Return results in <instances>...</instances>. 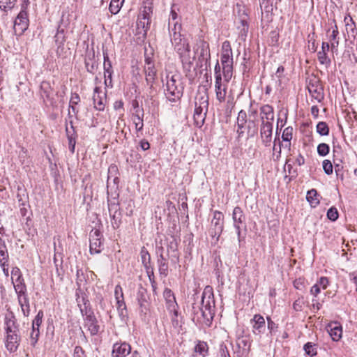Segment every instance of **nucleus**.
<instances>
[{
	"instance_id": "f257e3e1",
	"label": "nucleus",
	"mask_w": 357,
	"mask_h": 357,
	"mask_svg": "<svg viewBox=\"0 0 357 357\" xmlns=\"http://www.w3.org/2000/svg\"><path fill=\"white\" fill-rule=\"evenodd\" d=\"M176 24L177 22L174 24V31L171 41L174 50L179 55L185 77L189 80H192L197 75L196 68L193 66L195 56L190 55V45L186 39L182 38L181 33L176 31Z\"/></svg>"
},
{
	"instance_id": "f03ea898",
	"label": "nucleus",
	"mask_w": 357,
	"mask_h": 357,
	"mask_svg": "<svg viewBox=\"0 0 357 357\" xmlns=\"http://www.w3.org/2000/svg\"><path fill=\"white\" fill-rule=\"evenodd\" d=\"M215 300L213 289L206 286L201 296V306L195 303L192 304V312L195 315L201 314L206 324H210L214 316Z\"/></svg>"
},
{
	"instance_id": "7ed1b4c3",
	"label": "nucleus",
	"mask_w": 357,
	"mask_h": 357,
	"mask_svg": "<svg viewBox=\"0 0 357 357\" xmlns=\"http://www.w3.org/2000/svg\"><path fill=\"white\" fill-rule=\"evenodd\" d=\"M165 95L170 102L180 100L183 94L184 86L182 77L178 72H167L165 77Z\"/></svg>"
},
{
	"instance_id": "20e7f679",
	"label": "nucleus",
	"mask_w": 357,
	"mask_h": 357,
	"mask_svg": "<svg viewBox=\"0 0 357 357\" xmlns=\"http://www.w3.org/2000/svg\"><path fill=\"white\" fill-rule=\"evenodd\" d=\"M224 229V215L219 211L213 212V218L208 229L209 236L218 242Z\"/></svg>"
},
{
	"instance_id": "39448f33",
	"label": "nucleus",
	"mask_w": 357,
	"mask_h": 357,
	"mask_svg": "<svg viewBox=\"0 0 357 357\" xmlns=\"http://www.w3.org/2000/svg\"><path fill=\"white\" fill-rule=\"evenodd\" d=\"M197 45L196 53L198 54L197 67L204 68L205 70H207L210 66L211 54L209 45L204 40H200Z\"/></svg>"
},
{
	"instance_id": "423d86ee",
	"label": "nucleus",
	"mask_w": 357,
	"mask_h": 357,
	"mask_svg": "<svg viewBox=\"0 0 357 357\" xmlns=\"http://www.w3.org/2000/svg\"><path fill=\"white\" fill-rule=\"evenodd\" d=\"M208 98H202L199 105L195 102V108L194 112V120L196 125L201 126L203 125L206 113L208 111Z\"/></svg>"
},
{
	"instance_id": "0eeeda50",
	"label": "nucleus",
	"mask_w": 357,
	"mask_h": 357,
	"mask_svg": "<svg viewBox=\"0 0 357 357\" xmlns=\"http://www.w3.org/2000/svg\"><path fill=\"white\" fill-rule=\"evenodd\" d=\"M4 324L6 333L17 334L20 337L22 336V330L20 328V326L17 322L15 316L12 311H9L6 314Z\"/></svg>"
},
{
	"instance_id": "6e6552de",
	"label": "nucleus",
	"mask_w": 357,
	"mask_h": 357,
	"mask_svg": "<svg viewBox=\"0 0 357 357\" xmlns=\"http://www.w3.org/2000/svg\"><path fill=\"white\" fill-rule=\"evenodd\" d=\"M145 81L149 86V92L150 95H153L156 92L154 84L157 79V70L155 66L144 67Z\"/></svg>"
},
{
	"instance_id": "1a4fd4ad",
	"label": "nucleus",
	"mask_w": 357,
	"mask_h": 357,
	"mask_svg": "<svg viewBox=\"0 0 357 357\" xmlns=\"http://www.w3.org/2000/svg\"><path fill=\"white\" fill-rule=\"evenodd\" d=\"M29 20L27 13L24 10H22L17 15L14 22V30L16 34L21 35L28 28Z\"/></svg>"
},
{
	"instance_id": "9d476101",
	"label": "nucleus",
	"mask_w": 357,
	"mask_h": 357,
	"mask_svg": "<svg viewBox=\"0 0 357 357\" xmlns=\"http://www.w3.org/2000/svg\"><path fill=\"white\" fill-rule=\"evenodd\" d=\"M84 319L85 326L91 335H96L99 333L100 326L98 321L91 310L86 311Z\"/></svg>"
},
{
	"instance_id": "9b49d317",
	"label": "nucleus",
	"mask_w": 357,
	"mask_h": 357,
	"mask_svg": "<svg viewBox=\"0 0 357 357\" xmlns=\"http://www.w3.org/2000/svg\"><path fill=\"white\" fill-rule=\"evenodd\" d=\"M309 93L319 102L324 99V89L317 79H311L307 85Z\"/></svg>"
},
{
	"instance_id": "f8f14e48",
	"label": "nucleus",
	"mask_w": 357,
	"mask_h": 357,
	"mask_svg": "<svg viewBox=\"0 0 357 357\" xmlns=\"http://www.w3.org/2000/svg\"><path fill=\"white\" fill-rule=\"evenodd\" d=\"M102 245L101 233L96 229L92 230L90 234V252L91 254L100 253V247Z\"/></svg>"
},
{
	"instance_id": "ddd939ff",
	"label": "nucleus",
	"mask_w": 357,
	"mask_h": 357,
	"mask_svg": "<svg viewBox=\"0 0 357 357\" xmlns=\"http://www.w3.org/2000/svg\"><path fill=\"white\" fill-rule=\"evenodd\" d=\"M236 345L239 349V351L236 352V357H247L251 346L249 337H238L236 340Z\"/></svg>"
},
{
	"instance_id": "4468645a",
	"label": "nucleus",
	"mask_w": 357,
	"mask_h": 357,
	"mask_svg": "<svg viewBox=\"0 0 357 357\" xmlns=\"http://www.w3.org/2000/svg\"><path fill=\"white\" fill-rule=\"evenodd\" d=\"M232 219L234 222V227L236 230V234L238 236V241H240V237L241 234L240 225L243 224L245 220V215L241 207L236 206L234 208L232 213Z\"/></svg>"
},
{
	"instance_id": "2eb2a0df",
	"label": "nucleus",
	"mask_w": 357,
	"mask_h": 357,
	"mask_svg": "<svg viewBox=\"0 0 357 357\" xmlns=\"http://www.w3.org/2000/svg\"><path fill=\"white\" fill-rule=\"evenodd\" d=\"M273 123L269 122H261L260 134L263 144L269 146L272 140Z\"/></svg>"
},
{
	"instance_id": "dca6fc26",
	"label": "nucleus",
	"mask_w": 357,
	"mask_h": 357,
	"mask_svg": "<svg viewBox=\"0 0 357 357\" xmlns=\"http://www.w3.org/2000/svg\"><path fill=\"white\" fill-rule=\"evenodd\" d=\"M163 296L166 301L167 308L169 312H174V315L176 317L178 314V305L176 303L174 293L170 289L166 288L164 290Z\"/></svg>"
},
{
	"instance_id": "f3484780",
	"label": "nucleus",
	"mask_w": 357,
	"mask_h": 357,
	"mask_svg": "<svg viewBox=\"0 0 357 357\" xmlns=\"http://www.w3.org/2000/svg\"><path fill=\"white\" fill-rule=\"evenodd\" d=\"M94 107L98 111H103L106 102V94L101 91L100 87H95L93 96Z\"/></svg>"
},
{
	"instance_id": "a211bd4d",
	"label": "nucleus",
	"mask_w": 357,
	"mask_h": 357,
	"mask_svg": "<svg viewBox=\"0 0 357 357\" xmlns=\"http://www.w3.org/2000/svg\"><path fill=\"white\" fill-rule=\"evenodd\" d=\"M147 291L146 289L143 287H140L138 289L137 294V300L139 306V311L141 313H143L144 314H146L148 309H149V303L147 301Z\"/></svg>"
},
{
	"instance_id": "6ab92c4d",
	"label": "nucleus",
	"mask_w": 357,
	"mask_h": 357,
	"mask_svg": "<svg viewBox=\"0 0 357 357\" xmlns=\"http://www.w3.org/2000/svg\"><path fill=\"white\" fill-rule=\"evenodd\" d=\"M131 351V347L128 343H115L112 352V357H126Z\"/></svg>"
},
{
	"instance_id": "aec40b11",
	"label": "nucleus",
	"mask_w": 357,
	"mask_h": 357,
	"mask_svg": "<svg viewBox=\"0 0 357 357\" xmlns=\"http://www.w3.org/2000/svg\"><path fill=\"white\" fill-rule=\"evenodd\" d=\"M6 347L10 352H15L18 349L20 342L21 337L17 334H13L10 333H6Z\"/></svg>"
},
{
	"instance_id": "412c9836",
	"label": "nucleus",
	"mask_w": 357,
	"mask_h": 357,
	"mask_svg": "<svg viewBox=\"0 0 357 357\" xmlns=\"http://www.w3.org/2000/svg\"><path fill=\"white\" fill-rule=\"evenodd\" d=\"M261 122L273 123L274 120L273 107L269 105H265L260 108Z\"/></svg>"
},
{
	"instance_id": "4be33fe9",
	"label": "nucleus",
	"mask_w": 357,
	"mask_h": 357,
	"mask_svg": "<svg viewBox=\"0 0 357 357\" xmlns=\"http://www.w3.org/2000/svg\"><path fill=\"white\" fill-rule=\"evenodd\" d=\"M254 322L252 325L253 331L256 334L264 333L266 329V322L264 318L260 314H255L252 319Z\"/></svg>"
},
{
	"instance_id": "5701e85b",
	"label": "nucleus",
	"mask_w": 357,
	"mask_h": 357,
	"mask_svg": "<svg viewBox=\"0 0 357 357\" xmlns=\"http://www.w3.org/2000/svg\"><path fill=\"white\" fill-rule=\"evenodd\" d=\"M208 353V346L206 342L198 340L194 348L193 357H206Z\"/></svg>"
},
{
	"instance_id": "b1692460",
	"label": "nucleus",
	"mask_w": 357,
	"mask_h": 357,
	"mask_svg": "<svg viewBox=\"0 0 357 357\" xmlns=\"http://www.w3.org/2000/svg\"><path fill=\"white\" fill-rule=\"evenodd\" d=\"M222 66L224 80L225 82L228 83L233 75V59L228 61H224V63H222Z\"/></svg>"
},
{
	"instance_id": "393cba45",
	"label": "nucleus",
	"mask_w": 357,
	"mask_h": 357,
	"mask_svg": "<svg viewBox=\"0 0 357 357\" xmlns=\"http://www.w3.org/2000/svg\"><path fill=\"white\" fill-rule=\"evenodd\" d=\"M40 93L43 98L50 100L52 95V89L47 82H43L40 85Z\"/></svg>"
},
{
	"instance_id": "a878e982",
	"label": "nucleus",
	"mask_w": 357,
	"mask_h": 357,
	"mask_svg": "<svg viewBox=\"0 0 357 357\" xmlns=\"http://www.w3.org/2000/svg\"><path fill=\"white\" fill-rule=\"evenodd\" d=\"M140 257L144 266L149 272V268L151 266V255L145 247H142L141 249Z\"/></svg>"
},
{
	"instance_id": "bb28decb",
	"label": "nucleus",
	"mask_w": 357,
	"mask_h": 357,
	"mask_svg": "<svg viewBox=\"0 0 357 357\" xmlns=\"http://www.w3.org/2000/svg\"><path fill=\"white\" fill-rule=\"evenodd\" d=\"M158 264L160 273L167 276L168 275V264L167 263V258L162 253H160V257L158 259Z\"/></svg>"
},
{
	"instance_id": "cd10ccee",
	"label": "nucleus",
	"mask_w": 357,
	"mask_h": 357,
	"mask_svg": "<svg viewBox=\"0 0 357 357\" xmlns=\"http://www.w3.org/2000/svg\"><path fill=\"white\" fill-rule=\"evenodd\" d=\"M150 22L151 20L149 18L139 16L137 22V29H142L144 31V35H146L149 29Z\"/></svg>"
},
{
	"instance_id": "c85d7f7f",
	"label": "nucleus",
	"mask_w": 357,
	"mask_h": 357,
	"mask_svg": "<svg viewBox=\"0 0 357 357\" xmlns=\"http://www.w3.org/2000/svg\"><path fill=\"white\" fill-rule=\"evenodd\" d=\"M116 301L119 315L121 318V319H124L128 316V311L126 303L124 301V298Z\"/></svg>"
},
{
	"instance_id": "c756f323",
	"label": "nucleus",
	"mask_w": 357,
	"mask_h": 357,
	"mask_svg": "<svg viewBox=\"0 0 357 357\" xmlns=\"http://www.w3.org/2000/svg\"><path fill=\"white\" fill-rule=\"evenodd\" d=\"M215 91L217 99L222 102L225 100V97L227 94V85L222 84L221 85L215 86Z\"/></svg>"
},
{
	"instance_id": "7c9ffc66",
	"label": "nucleus",
	"mask_w": 357,
	"mask_h": 357,
	"mask_svg": "<svg viewBox=\"0 0 357 357\" xmlns=\"http://www.w3.org/2000/svg\"><path fill=\"white\" fill-rule=\"evenodd\" d=\"M319 195L315 189H311L307 193L306 199L310 204L315 207L319 204Z\"/></svg>"
},
{
	"instance_id": "2f4dec72",
	"label": "nucleus",
	"mask_w": 357,
	"mask_h": 357,
	"mask_svg": "<svg viewBox=\"0 0 357 357\" xmlns=\"http://www.w3.org/2000/svg\"><path fill=\"white\" fill-rule=\"evenodd\" d=\"M144 111L142 109V116L139 113L133 114H132V121L135 123V129L137 132H141L143 130L144 123H143V117Z\"/></svg>"
},
{
	"instance_id": "473e14b6",
	"label": "nucleus",
	"mask_w": 357,
	"mask_h": 357,
	"mask_svg": "<svg viewBox=\"0 0 357 357\" xmlns=\"http://www.w3.org/2000/svg\"><path fill=\"white\" fill-rule=\"evenodd\" d=\"M347 33H351L354 36L356 34V24L350 15L346 16L344 19Z\"/></svg>"
},
{
	"instance_id": "72a5a7b5",
	"label": "nucleus",
	"mask_w": 357,
	"mask_h": 357,
	"mask_svg": "<svg viewBox=\"0 0 357 357\" xmlns=\"http://www.w3.org/2000/svg\"><path fill=\"white\" fill-rule=\"evenodd\" d=\"M123 2L124 0H112L109 7L110 13L114 15L117 14L119 12Z\"/></svg>"
},
{
	"instance_id": "f704fd0d",
	"label": "nucleus",
	"mask_w": 357,
	"mask_h": 357,
	"mask_svg": "<svg viewBox=\"0 0 357 357\" xmlns=\"http://www.w3.org/2000/svg\"><path fill=\"white\" fill-rule=\"evenodd\" d=\"M317 59L321 65H325L328 67L331 65V61L328 56L327 52L324 51H319L317 53Z\"/></svg>"
},
{
	"instance_id": "c9c22d12",
	"label": "nucleus",
	"mask_w": 357,
	"mask_h": 357,
	"mask_svg": "<svg viewBox=\"0 0 357 357\" xmlns=\"http://www.w3.org/2000/svg\"><path fill=\"white\" fill-rule=\"evenodd\" d=\"M107 205L109 214H112V213H117L121 212L119 204L115 198H114L113 200L108 199Z\"/></svg>"
},
{
	"instance_id": "e433bc0d",
	"label": "nucleus",
	"mask_w": 357,
	"mask_h": 357,
	"mask_svg": "<svg viewBox=\"0 0 357 357\" xmlns=\"http://www.w3.org/2000/svg\"><path fill=\"white\" fill-rule=\"evenodd\" d=\"M342 330L341 326H335L331 328L329 334L334 341H338L342 337Z\"/></svg>"
},
{
	"instance_id": "4c0bfd02",
	"label": "nucleus",
	"mask_w": 357,
	"mask_h": 357,
	"mask_svg": "<svg viewBox=\"0 0 357 357\" xmlns=\"http://www.w3.org/2000/svg\"><path fill=\"white\" fill-rule=\"evenodd\" d=\"M17 0H0V9L8 11L14 8Z\"/></svg>"
},
{
	"instance_id": "58836bf2",
	"label": "nucleus",
	"mask_w": 357,
	"mask_h": 357,
	"mask_svg": "<svg viewBox=\"0 0 357 357\" xmlns=\"http://www.w3.org/2000/svg\"><path fill=\"white\" fill-rule=\"evenodd\" d=\"M317 132L322 136H326L329 134V128L326 122L321 121L317 125Z\"/></svg>"
},
{
	"instance_id": "ea45409f",
	"label": "nucleus",
	"mask_w": 357,
	"mask_h": 357,
	"mask_svg": "<svg viewBox=\"0 0 357 357\" xmlns=\"http://www.w3.org/2000/svg\"><path fill=\"white\" fill-rule=\"evenodd\" d=\"M109 216L111 217V222L112 225L114 229H118L121 225V213H112V214H109Z\"/></svg>"
},
{
	"instance_id": "a19ab883",
	"label": "nucleus",
	"mask_w": 357,
	"mask_h": 357,
	"mask_svg": "<svg viewBox=\"0 0 357 357\" xmlns=\"http://www.w3.org/2000/svg\"><path fill=\"white\" fill-rule=\"evenodd\" d=\"M303 349L306 354H307L312 357L317 355V349H316L315 344H313L312 342H307L304 345Z\"/></svg>"
},
{
	"instance_id": "79ce46f5",
	"label": "nucleus",
	"mask_w": 357,
	"mask_h": 357,
	"mask_svg": "<svg viewBox=\"0 0 357 357\" xmlns=\"http://www.w3.org/2000/svg\"><path fill=\"white\" fill-rule=\"evenodd\" d=\"M247 121V114L244 110H241L238 114L237 126L240 129H243Z\"/></svg>"
},
{
	"instance_id": "37998d69",
	"label": "nucleus",
	"mask_w": 357,
	"mask_h": 357,
	"mask_svg": "<svg viewBox=\"0 0 357 357\" xmlns=\"http://www.w3.org/2000/svg\"><path fill=\"white\" fill-rule=\"evenodd\" d=\"M44 316V313L43 310H39L34 319L32 321V328L39 329L41 324L42 319Z\"/></svg>"
},
{
	"instance_id": "c03bdc74",
	"label": "nucleus",
	"mask_w": 357,
	"mask_h": 357,
	"mask_svg": "<svg viewBox=\"0 0 357 357\" xmlns=\"http://www.w3.org/2000/svg\"><path fill=\"white\" fill-rule=\"evenodd\" d=\"M40 335V331L37 328H33L31 330V332L30 333L29 338H30V344L31 346L35 347L38 337Z\"/></svg>"
},
{
	"instance_id": "a18cd8bd",
	"label": "nucleus",
	"mask_w": 357,
	"mask_h": 357,
	"mask_svg": "<svg viewBox=\"0 0 357 357\" xmlns=\"http://www.w3.org/2000/svg\"><path fill=\"white\" fill-rule=\"evenodd\" d=\"M292 135H293V128L291 126H289L283 130V132L282 135V139L283 141H284L286 142H291V140L292 139Z\"/></svg>"
},
{
	"instance_id": "49530a36",
	"label": "nucleus",
	"mask_w": 357,
	"mask_h": 357,
	"mask_svg": "<svg viewBox=\"0 0 357 357\" xmlns=\"http://www.w3.org/2000/svg\"><path fill=\"white\" fill-rule=\"evenodd\" d=\"M8 254L7 251V248H4L3 250H0V265L1 267H4V266H8Z\"/></svg>"
},
{
	"instance_id": "de8ad7c7",
	"label": "nucleus",
	"mask_w": 357,
	"mask_h": 357,
	"mask_svg": "<svg viewBox=\"0 0 357 357\" xmlns=\"http://www.w3.org/2000/svg\"><path fill=\"white\" fill-rule=\"evenodd\" d=\"M329 146L325 143H321L317 146V153L321 156H326L329 153Z\"/></svg>"
},
{
	"instance_id": "09e8293b",
	"label": "nucleus",
	"mask_w": 357,
	"mask_h": 357,
	"mask_svg": "<svg viewBox=\"0 0 357 357\" xmlns=\"http://www.w3.org/2000/svg\"><path fill=\"white\" fill-rule=\"evenodd\" d=\"M327 217L329 220L335 221L339 217L337 209L334 206L330 208L327 211Z\"/></svg>"
},
{
	"instance_id": "8fccbe9b",
	"label": "nucleus",
	"mask_w": 357,
	"mask_h": 357,
	"mask_svg": "<svg viewBox=\"0 0 357 357\" xmlns=\"http://www.w3.org/2000/svg\"><path fill=\"white\" fill-rule=\"evenodd\" d=\"M342 163V162L340 160L339 163L335 164V172L337 178H340L342 181L344 179V172L343 165Z\"/></svg>"
},
{
	"instance_id": "3c124183",
	"label": "nucleus",
	"mask_w": 357,
	"mask_h": 357,
	"mask_svg": "<svg viewBox=\"0 0 357 357\" xmlns=\"http://www.w3.org/2000/svg\"><path fill=\"white\" fill-rule=\"evenodd\" d=\"M323 169L326 174H331L333 169L331 162L328 160H324L323 161Z\"/></svg>"
},
{
	"instance_id": "603ef678",
	"label": "nucleus",
	"mask_w": 357,
	"mask_h": 357,
	"mask_svg": "<svg viewBox=\"0 0 357 357\" xmlns=\"http://www.w3.org/2000/svg\"><path fill=\"white\" fill-rule=\"evenodd\" d=\"M220 357H231L227 347L225 344L222 343L219 348Z\"/></svg>"
},
{
	"instance_id": "864d4df0",
	"label": "nucleus",
	"mask_w": 357,
	"mask_h": 357,
	"mask_svg": "<svg viewBox=\"0 0 357 357\" xmlns=\"http://www.w3.org/2000/svg\"><path fill=\"white\" fill-rule=\"evenodd\" d=\"M151 13L152 8L149 6H144L143 10L141 11L139 16H141L142 17H146L150 20Z\"/></svg>"
},
{
	"instance_id": "5fc2aeb1",
	"label": "nucleus",
	"mask_w": 357,
	"mask_h": 357,
	"mask_svg": "<svg viewBox=\"0 0 357 357\" xmlns=\"http://www.w3.org/2000/svg\"><path fill=\"white\" fill-rule=\"evenodd\" d=\"M316 284L321 289H326L328 284V279L326 277H321L320 279L317 281Z\"/></svg>"
},
{
	"instance_id": "6e6d98bb",
	"label": "nucleus",
	"mask_w": 357,
	"mask_h": 357,
	"mask_svg": "<svg viewBox=\"0 0 357 357\" xmlns=\"http://www.w3.org/2000/svg\"><path fill=\"white\" fill-rule=\"evenodd\" d=\"M267 324H268V329L270 331V333H272L277 330L278 324H276L269 317H267Z\"/></svg>"
},
{
	"instance_id": "4d7b16f0",
	"label": "nucleus",
	"mask_w": 357,
	"mask_h": 357,
	"mask_svg": "<svg viewBox=\"0 0 357 357\" xmlns=\"http://www.w3.org/2000/svg\"><path fill=\"white\" fill-rule=\"evenodd\" d=\"M222 53L232 54V50L229 41L226 40L222 43Z\"/></svg>"
},
{
	"instance_id": "13d9d810",
	"label": "nucleus",
	"mask_w": 357,
	"mask_h": 357,
	"mask_svg": "<svg viewBox=\"0 0 357 357\" xmlns=\"http://www.w3.org/2000/svg\"><path fill=\"white\" fill-rule=\"evenodd\" d=\"M114 296L116 300L123 298V293L122 288L120 285H116L114 289Z\"/></svg>"
},
{
	"instance_id": "bf43d9fd",
	"label": "nucleus",
	"mask_w": 357,
	"mask_h": 357,
	"mask_svg": "<svg viewBox=\"0 0 357 357\" xmlns=\"http://www.w3.org/2000/svg\"><path fill=\"white\" fill-rule=\"evenodd\" d=\"M113 70H112V62H104V73L105 77L107 76V74H109V76L112 75Z\"/></svg>"
},
{
	"instance_id": "052dcab7",
	"label": "nucleus",
	"mask_w": 357,
	"mask_h": 357,
	"mask_svg": "<svg viewBox=\"0 0 357 357\" xmlns=\"http://www.w3.org/2000/svg\"><path fill=\"white\" fill-rule=\"evenodd\" d=\"M21 276H22V275L20 269L17 267L13 268L12 271H11L12 281H14L15 278H19Z\"/></svg>"
},
{
	"instance_id": "680f3d73",
	"label": "nucleus",
	"mask_w": 357,
	"mask_h": 357,
	"mask_svg": "<svg viewBox=\"0 0 357 357\" xmlns=\"http://www.w3.org/2000/svg\"><path fill=\"white\" fill-rule=\"evenodd\" d=\"M84 351L80 346H76L74 349L73 357H83Z\"/></svg>"
},
{
	"instance_id": "e2e57ef3",
	"label": "nucleus",
	"mask_w": 357,
	"mask_h": 357,
	"mask_svg": "<svg viewBox=\"0 0 357 357\" xmlns=\"http://www.w3.org/2000/svg\"><path fill=\"white\" fill-rule=\"evenodd\" d=\"M303 302L301 299L296 300L293 303V308L296 312H299L302 310Z\"/></svg>"
},
{
	"instance_id": "0e129e2a",
	"label": "nucleus",
	"mask_w": 357,
	"mask_h": 357,
	"mask_svg": "<svg viewBox=\"0 0 357 357\" xmlns=\"http://www.w3.org/2000/svg\"><path fill=\"white\" fill-rule=\"evenodd\" d=\"M21 310L24 317H28L30 314V303L28 302L21 307Z\"/></svg>"
},
{
	"instance_id": "69168bd1",
	"label": "nucleus",
	"mask_w": 357,
	"mask_h": 357,
	"mask_svg": "<svg viewBox=\"0 0 357 357\" xmlns=\"http://www.w3.org/2000/svg\"><path fill=\"white\" fill-rule=\"evenodd\" d=\"M338 34H339V31L337 29V26L335 24L334 29L333 30L332 33L330 36V41L331 42V41H334V40H338L337 39Z\"/></svg>"
},
{
	"instance_id": "338daca9",
	"label": "nucleus",
	"mask_w": 357,
	"mask_h": 357,
	"mask_svg": "<svg viewBox=\"0 0 357 357\" xmlns=\"http://www.w3.org/2000/svg\"><path fill=\"white\" fill-rule=\"evenodd\" d=\"M79 101H80L79 96L76 93H73L71 96L70 100V104L77 105Z\"/></svg>"
},
{
	"instance_id": "774afa93",
	"label": "nucleus",
	"mask_w": 357,
	"mask_h": 357,
	"mask_svg": "<svg viewBox=\"0 0 357 357\" xmlns=\"http://www.w3.org/2000/svg\"><path fill=\"white\" fill-rule=\"evenodd\" d=\"M321 291V289L315 284H314L310 289V293L314 297H316Z\"/></svg>"
}]
</instances>
